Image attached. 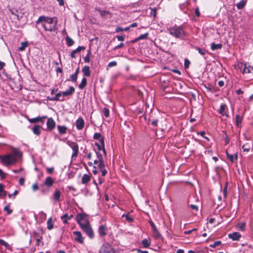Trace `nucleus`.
Returning a JSON list of instances; mask_svg holds the SVG:
<instances>
[{
  "mask_svg": "<svg viewBox=\"0 0 253 253\" xmlns=\"http://www.w3.org/2000/svg\"><path fill=\"white\" fill-rule=\"evenodd\" d=\"M37 24L41 23L46 31H55L57 29V23L56 17L50 18L45 16H41L36 22Z\"/></svg>",
  "mask_w": 253,
  "mask_h": 253,
  "instance_id": "f257e3e1",
  "label": "nucleus"
},
{
  "mask_svg": "<svg viewBox=\"0 0 253 253\" xmlns=\"http://www.w3.org/2000/svg\"><path fill=\"white\" fill-rule=\"evenodd\" d=\"M22 156V153L19 150L14 149L11 154L0 155L1 162L6 165H11L17 161V159Z\"/></svg>",
  "mask_w": 253,
  "mask_h": 253,
  "instance_id": "f03ea898",
  "label": "nucleus"
},
{
  "mask_svg": "<svg viewBox=\"0 0 253 253\" xmlns=\"http://www.w3.org/2000/svg\"><path fill=\"white\" fill-rule=\"evenodd\" d=\"M169 31L171 36L181 40L184 39L186 36V33L184 31L183 27L176 25L170 27L169 29Z\"/></svg>",
  "mask_w": 253,
  "mask_h": 253,
  "instance_id": "7ed1b4c3",
  "label": "nucleus"
},
{
  "mask_svg": "<svg viewBox=\"0 0 253 253\" xmlns=\"http://www.w3.org/2000/svg\"><path fill=\"white\" fill-rule=\"evenodd\" d=\"M80 227L89 238H94V232L88 220H86L84 224L82 225Z\"/></svg>",
  "mask_w": 253,
  "mask_h": 253,
  "instance_id": "20e7f679",
  "label": "nucleus"
},
{
  "mask_svg": "<svg viewBox=\"0 0 253 253\" xmlns=\"http://www.w3.org/2000/svg\"><path fill=\"white\" fill-rule=\"evenodd\" d=\"M86 216L87 214L84 212L77 214L76 216V220L80 226L84 224L85 221L88 220L86 219Z\"/></svg>",
  "mask_w": 253,
  "mask_h": 253,
  "instance_id": "39448f33",
  "label": "nucleus"
},
{
  "mask_svg": "<svg viewBox=\"0 0 253 253\" xmlns=\"http://www.w3.org/2000/svg\"><path fill=\"white\" fill-rule=\"evenodd\" d=\"M99 253H114V249L109 244H103Z\"/></svg>",
  "mask_w": 253,
  "mask_h": 253,
  "instance_id": "423d86ee",
  "label": "nucleus"
},
{
  "mask_svg": "<svg viewBox=\"0 0 253 253\" xmlns=\"http://www.w3.org/2000/svg\"><path fill=\"white\" fill-rule=\"evenodd\" d=\"M73 234L75 236V240L80 243H84V238L82 235L81 232L80 231H74L73 232Z\"/></svg>",
  "mask_w": 253,
  "mask_h": 253,
  "instance_id": "0eeeda50",
  "label": "nucleus"
},
{
  "mask_svg": "<svg viewBox=\"0 0 253 253\" xmlns=\"http://www.w3.org/2000/svg\"><path fill=\"white\" fill-rule=\"evenodd\" d=\"M76 126L78 130H82L84 127V122L82 117H80L76 122Z\"/></svg>",
  "mask_w": 253,
  "mask_h": 253,
  "instance_id": "6e6552de",
  "label": "nucleus"
},
{
  "mask_svg": "<svg viewBox=\"0 0 253 253\" xmlns=\"http://www.w3.org/2000/svg\"><path fill=\"white\" fill-rule=\"evenodd\" d=\"M96 10L99 12L101 16L103 18L112 17V14L107 10H102L99 8H96Z\"/></svg>",
  "mask_w": 253,
  "mask_h": 253,
  "instance_id": "1a4fd4ad",
  "label": "nucleus"
},
{
  "mask_svg": "<svg viewBox=\"0 0 253 253\" xmlns=\"http://www.w3.org/2000/svg\"><path fill=\"white\" fill-rule=\"evenodd\" d=\"M70 146L72 148L73 151H74L72 157H76L78 155L79 152L78 145L75 142H71V143L70 144Z\"/></svg>",
  "mask_w": 253,
  "mask_h": 253,
  "instance_id": "9d476101",
  "label": "nucleus"
},
{
  "mask_svg": "<svg viewBox=\"0 0 253 253\" xmlns=\"http://www.w3.org/2000/svg\"><path fill=\"white\" fill-rule=\"evenodd\" d=\"M47 128L49 130H52L55 127V122L52 118H48L46 123Z\"/></svg>",
  "mask_w": 253,
  "mask_h": 253,
  "instance_id": "9b49d317",
  "label": "nucleus"
},
{
  "mask_svg": "<svg viewBox=\"0 0 253 253\" xmlns=\"http://www.w3.org/2000/svg\"><path fill=\"white\" fill-rule=\"evenodd\" d=\"M228 237L233 241H239L241 237V235L239 232H235L233 233L229 234Z\"/></svg>",
  "mask_w": 253,
  "mask_h": 253,
  "instance_id": "f8f14e48",
  "label": "nucleus"
},
{
  "mask_svg": "<svg viewBox=\"0 0 253 253\" xmlns=\"http://www.w3.org/2000/svg\"><path fill=\"white\" fill-rule=\"evenodd\" d=\"M107 227L105 225H100L98 228V233L100 237H104L106 235Z\"/></svg>",
  "mask_w": 253,
  "mask_h": 253,
  "instance_id": "ddd939ff",
  "label": "nucleus"
},
{
  "mask_svg": "<svg viewBox=\"0 0 253 253\" xmlns=\"http://www.w3.org/2000/svg\"><path fill=\"white\" fill-rule=\"evenodd\" d=\"M46 118V116H43L42 117H38L37 118L30 119L28 120H29V122H30L31 123H37L39 122H41L42 124H43L44 123L43 119Z\"/></svg>",
  "mask_w": 253,
  "mask_h": 253,
  "instance_id": "4468645a",
  "label": "nucleus"
},
{
  "mask_svg": "<svg viewBox=\"0 0 253 253\" xmlns=\"http://www.w3.org/2000/svg\"><path fill=\"white\" fill-rule=\"evenodd\" d=\"M61 95H62V92H59L58 93H57L56 95H55V96L53 97H47V99L48 100H50V101H64V99H60L59 98V97H60L61 96Z\"/></svg>",
  "mask_w": 253,
  "mask_h": 253,
  "instance_id": "2eb2a0df",
  "label": "nucleus"
},
{
  "mask_svg": "<svg viewBox=\"0 0 253 253\" xmlns=\"http://www.w3.org/2000/svg\"><path fill=\"white\" fill-rule=\"evenodd\" d=\"M75 92V88L71 86L69 87L68 90L62 92V95L63 96H70L72 95Z\"/></svg>",
  "mask_w": 253,
  "mask_h": 253,
  "instance_id": "dca6fc26",
  "label": "nucleus"
},
{
  "mask_svg": "<svg viewBox=\"0 0 253 253\" xmlns=\"http://www.w3.org/2000/svg\"><path fill=\"white\" fill-rule=\"evenodd\" d=\"M244 66L242 72L243 74H249L253 72V66H247V64H245Z\"/></svg>",
  "mask_w": 253,
  "mask_h": 253,
  "instance_id": "f3484780",
  "label": "nucleus"
},
{
  "mask_svg": "<svg viewBox=\"0 0 253 253\" xmlns=\"http://www.w3.org/2000/svg\"><path fill=\"white\" fill-rule=\"evenodd\" d=\"M90 178H91V174H85L82 177V183L83 184H86L90 180Z\"/></svg>",
  "mask_w": 253,
  "mask_h": 253,
  "instance_id": "a211bd4d",
  "label": "nucleus"
},
{
  "mask_svg": "<svg viewBox=\"0 0 253 253\" xmlns=\"http://www.w3.org/2000/svg\"><path fill=\"white\" fill-rule=\"evenodd\" d=\"M53 183L54 181L53 179L51 177L49 176L45 179L44 184L46 186L50 187L52 186Z\"/></svg>",
  "mask_w": 253,
  "mask_h": 253,
  "instance_id": "6ab92c4d",
  "label": "nucleus"
},
{
  "mask_svg": "<svg viewBox=\"0 0 253 253\" xmlns=\"http://www.w3.org/2000/svg\"><path fill=\"white\" fill-rule=\"evenodd\" d=\"M82 72L83 73L84 76L85 77H89L90 76L89 67L87 66H85L83 67Z\"/></svg>",
  "mask_w": 253,
  "mask_h": 253,
  "instance_id": "aec40b11",
  "label": "nucleus"
},
{
  "mask_svg": "<svg viewBox=\"0 0 253 253\" xmlns=\"http://www.w3.org/2000/svg\"><path fill=\"white\" fill-rule=\"evenodd\" d=\"M61 192L58 189H56L53 194V199L55 201L59 202L60 200Z\"/></svg>",
  "mask_w": 253,
  "mask_h": 253,
  "instance_id": "412c9836",
  "label": "nucleus"
},
{
  "mask_svg": "<svg viewBox=\"0 0 253 253\" xmlns=\"http://www.w3.org/2000/svg\"><path fill=\"white\" fill-rule=\"evenodd\" d=\"M73 215L71 214L70 216H69L67 213H65L61 216V219L63 220V222L64 224H67L68 223L67 220H70Z\"/></svg>",
  "mask_w": 253,
  "mask_h": 253,
  "instance_id": "4be33fe9",
  "label": "nucleus"
},
{
  "mask_svg": "<svg viewBox=\"0 0 253 253\" xmlns=\"http://www.w3.org/2000/svg\"><path fill=\"white\" fill-rule=\"evenodd\" d=\"M226 105L222 104L220 105V109L219 110V113L221 114L222 116H226V117H228V116L226 114V113L225 112V109L226 108Z\"/></svg>",
  "mask_w": 253,
  "mask_h": 253,
  "instance_id": "5701e85b",
  "label": "nucleus"
},
{
  "mask_svg": "<svg viewBox=\"0 0 253 253\" xmlns=\"http://www.w3.org/2000/svg\"><path fill=\"white\" fill-rule=\"evenodd\" d=\"M8 10L12 15H15L16 17V19L17 20H20L21 18V16L20 17L18 14H17V13L18 12L17 9H12L10 7H8Z\"/></svg>",
  "mask_w": 253,
  "mask_h": 253,
  "instance_id": "b1692460",
  "label": "nucleus"
},
{
  "mask_svg": "<svg viewBox=\"0 0 253 253\" xmlns=\"http://www.w3.org/2000/svg\"><path fill=\"white\" fill-rule=\"evenodd\" d=\"M57 128L61 134H64L66 133L67 127L65 126H61L59 125L57 126Z\"/></svg>",
  "mask_w": 253,
  "mask_h": 253,
  "instance_id": "393cba45",
  "label": "nucleus"
},
{
  "mask_svg": "<svg viewBox=\"0 0 253 253\" xmlns=\"http://www.w3.org/2000/svg\"><path fill=\"white\" fill-rule=\"evenodd\" d=\"M222 47V45L221 43L216 44L214 42L211 43V49L212 50H215L218 49H221Z\"/></svg>",
  "mask_w": 253,
  "mask_h": 253,
  "instance_id": "a878e982",
  "label": "nucleus"
},
{
  "mask_svg": "<svg viewBox=\"0 0 253 253\" xmlns=\"http://www.w3.org/2000/svg\"><path fill=\"white\" fill-rule=\"evenodd\" d=\"M86 84H87L86 79L85 78H84L82 79L81 83L79 85V88L81 89H83V88H84L85 87V86L86 85Z\"/></svg>",
  "mask_w": 253,
  "mask_h": 253,
  "instance_id": "bb28decb",
  "label": "nucleus"
},
{
  "mask_svg": "<svg viewBox=\"0 0 253 253\" xmlns=\"http://www.w3.org/2000/svg\"><path fill=\"white\" fill-rule=\"evenodd\" d=\"M47 228L50 230L53 228V223L51 217L48 219L47 221Z\"/></svg>",
  "mask_w": 253,
  "mask_h": 253,
  "instance_id": "cd10ccee",
  "label": "nucleus"
},
{
  "mask_svg": "<svg viewBox=\"0 0 253 253\" xmlns=\"http://www.w3.org/2000/svg\"><path fill=\"white\" fill-rule=\"evenodd\" d=\"M40 126H34L32 128L33 133L37 135H39L41 134V131L40 130Z\"/></svg>",
  "mask_w": 253,
  "mask_h": 253,
  "instance_id": "c85d7f7f",
  "label": "nucleus"
},
{
  "mask_svg": "<svg viewBox=\"0 0 253 253\" xmlns=\"http://www.w3.org/2000/svg\"><path fill=\"white\" fill-rule=\"evenodd\" d=\"M65 40L66 42V44L68 46H71L73 45L74 43V41L70 38L68 36H67Z\"/></svg>",
  "mask_w": 253,
  "mask_h": 253,
  "instance_id": "c756f323",
  "label": "nucleus"
},
{
  "mask_svg": "<svg viewBox=\"0 0 253 253\" xmlns=\"http://www.w3.org/2000/svg\"><path fill=\"white\" fill-rule=\"evenodd\" d=\"M148 36V33H146L144 34L141 35L140 36H139L137 38L135 39L134 41H133V42H135L137 41L140 40H143L146 39L147 38Z\"/></svg>",
  "mask_w": 253,
  "mask_h": 253,
  "instance_id": "7c9ffc66",
  "label": "nucleus"
},
{
  "mask_svg": "<svg viewBox=\"0 0 253 253\" xmlns=\"http://www.w3.org/2000/svg\"><path fill=\"white\" fill-rule=\"evenodd\" d=\"M246 4V1L241 0L239 2L236 4V6L238 9H242Z\"/></svg>",
  "mask_w": 253,
  "mask_h": 253,
  "instance_id": "2f4dec72",
  "label": "nucleus"
},
{
  "mask_svg": "<svg viewBox=\"0 0 253 253\" xmlns=\"http://www.w3.org/2000/svg\"><path fill=\"white\" fill-rule=\"evenodd\" d=\"M235 119L236 125L238 126L242 123V117L239 115H237Z\"/></svg>",
  "mask_w": 253,
  "mask_h": 253,
  "instance_id": "473e14b6",
  "label": "nucleus"
},
{
  "mask_svg": "<svg viewBox=\"0 0 253 253\" xmlns=\"http://www.w3.org/2000/svg\"><path fill=\"white\" fill-rule=\"evenodd\" d=\"M150 240L145 239L142 241V244L144 248H148L150 245Z\"/></svg>",
  "mask_w": 253,
  "mask_h": 253,
  "instance_id": "72a5a7b5",
  "label": "nucleus"
},
{
  "mask_svg": "<svg viewBox=\"0 0 253 253\" xmlns=\"http://www.w3.org/2000/svg\"><path fill=\"white\" fill-rule=\"evenodd\" d=\"M32 235H33V238H34L35 239H42V235H41L40 233H39L37 231H33Z\"/></svg>",
  "mask_w": 253,
  "mask_h": 253,
  "instance_id": "f704fd0d",
  "label": "nucleus"
},
{
  "mask_svg": "<svg viewBox=\"0 0 253 253\" xmlns=\"http://www.w3.org/2000/svg\"><path fill=\"white\" fill-rule=\"evenodd\" d=\"M0 244L3 245L6 249H11L10 246L7 243L5 242L4 240L2 239H0Z\"/></svg>",
  "mask_w": 253,
  "mask_h": 253,
  "instance_id": "c9c22d12",
  "label": "nucleus"
},
{
  "mask_svg": "<svg viewBox=\"0 0 253 253\" xmlns=\"http://www.w3.org/2000/svg\"><path fill=\"white\" fill-rule=\"evenodd\" d=\"M28 45V43L27 42H22L21 45L18 48L19 50L23 51Z\"/></svg>",
  "mask_w": 253,
  "mask_h": 253,
  "instance_id": "e433bc0d",
  "label": "nucleus"
},
{
  "mask_svg": "<svg viewBox=\"0 0 253 253\" xmlns=\"http://www.w3.org/2000/svg\"><path fill=\"white\" fill-rule=\"evenodd\" d=\"M152 117H153V116H152V115H151L149 119V121L151 122L152 125H153V126H157V123L159 121V120L158 119H156L155 120H154L152 119Z\"/></svg>",
  "mask_w": 253,
  "mask_h": 253,
  "instance_id": "4c0bfd02",
  "label": "nucleus"
},
{
  "mask_svg": "<svg viewBox=\"0 0 253 253\" xmlns=\"http://www.w3.org/2000/svg\"><path fill=\"white\" fill-rule=\"evenodd\" d=\"M90 49L87 50V53L85 57L84 58V61L88 63L90 61Z\"/></svg>",
  "mask_w": 253,
  "mask_h": 253,
  "instance_id": "58836bf2",
  "label": "nucleus"
},
{
  "mask_svg": "<svg viewBox=\"0 0 253 253\" xmlns=\"http://www.w3.org/2000/svg\"><path fill=\"white\" fill-rule=\"evenodd\" d=\"M102 113L105 117L108 118L109 116L110 111L108 108H104L102 109Z\"/></svg>",
  "mask_w": 253,
  "mask_h": 253,
  "instance_id": "ea45409f",
  "label": "nucleus"
},
{
  "mask_svg": "<svg viewBox=\"0 0 253 253\" xmlns=\"http://www.w3.org/2000/svg\"><path fill=\"white\" fill-rule=\"evenodd\" d=\"M153 236L156 239H158L161 237V234L159 233V232L158 231L157 229H156V230H153Z\"/></svg>",
  "mask_w": 253,
  "mask_h": 253,
  "instance_id": "a19ab883",
  "label": "nucleus"
},
{
  "mask_svg": "<svg viewBox=\"0 0 253 253\" xmlns=\"http://www.w3.org/2000/svg\"><path fill=\"white\" fill-rule=\"evenodd\" d=\"M4 185L0 183V193L1 194V196H5L6 195V191L3 190L4 189Z\"/></svg>",
  "mask_w": 253,
  "mask_h": 253,
  "instance_id": "79ce46f5",
  "label": "nucleus"
},
{
  "mask_svg": "<svg viewBox=\"0 0 253 253\" xmlns=\"http://www.w3.org/2000/svg\"><path fill=\"white\" fill-rule=\"evenodd\" d=\"M104 138V137L101 136V134L100 133L96 132L94 134L93 138L94 139L99 140V141H100V139H101V138Z\"/></svg>",
  "mask_w": 253,
  "mask_h": 253,
  "instance_id": "37998d69",
  "label": "nucleus"
},
{
  "mask_svg": "<svg viewBox=\"0 0 253 253\" xmlns=\"http://www.w3.org/2000/svg\"><path fill=\"white\" fill-rule=\"evenodd\" d=\"M246 223L245 222H242L241 223H239L237 225L239 230L241 231H244L245 229Z\"/></svg>",
  "mask_w": 253,
  "mask_h": 253,
  "instance_id": "c03bdc74",
  "label": "nucleus"
},
{
  "mask_svg": "<svg viewBox=\"0 0 253 253\" xmlns=\"http://www.w3.org/2000/svg\"><path fill=\"white\" fill-rule=\"evenodd\" d=\"M100 144H102V145H103V148L101 150L103 151L104 155H106V150L105 149L104 138H101V139H100Z\"/></svg>",
  "mask_w": 253,
  "mask_h": 253,
  "instance_id": "a18cd8bd",
  "label": "nucleus"
},
{
  "mask_svg": "<svg viewBox=\"0 0 253 253\" xmlns=\"http://www.w3.org/2000/svg\"><path fill=\"white\" fill-rule=\"evenodd\" d=\"M196 49L198 50V52L200 53L202 55L204 56L206 53V51L205 49H202L200 47H196Z\"/></svg>",
  "mask_w": 253,
  "mask_h": 253,
  "instance_id": "49530a36",
  "label": "nucleus"
},
{
  "mask_svg": "<svg viewBox=\"0 0 253 253\" xmlns=\"http://www.w3.org/2000/svg\"><path fill=\"white\" fill-rule=\"evenodd\" d=\"M123 217L125 216L126 220L128 221L129 222H131L133 221V218L130 216H129L128 214H123L122 215Z\"/></svg>",
  "mask_w": 253,
  "mask_h": 253,
  "instance_id": "de8ad7c7",
  "label": "nucleus"
},
{
  "mask_svg": "<svg viewBox=\"0 0 253 253\" xmlns=\"http://www.w3.org/2000/svg\"><path fill=\"white\" fill-rule=\"evenodd\" d=\"M151 9L150 14L154 18L156 17L157 15V10L156 8H150Z\"/></svg>",
  "mask_w": 253,
  "mask_h": 253,
  "instance_id": "09e8293b",
  "label": "nucleus"
},
{
  "mask_svg": "<svg viewBox=\"0 0 253 253\" xmlns=\"http://www.w3.org/2000/svg\"><path fill=\"white\" fill-rule=\"evenodd\" d=\"M3 210H4V211H7V214H10L12 212V210L11 209H9V205L5 206Z\"/></svg>",
  "mask_w": 253,
  "mask_h": 253,
  "instance_id": "8fccbe9b",
  "label": "nucleus"
},
{
  "mask_svg": "<svg viewBox=\"0 0 253 253\" xmlns=\"http://www.w3.org/2000/svg\"><path fill=\"white\" fill-rule=\"evenodd\" d=\"M78 76L76 74H74L70 76L71 81L73 82H76L77 81Z\"/></svg>",
  "mask_w": 253,
  "mask_h": 253,
  "instance_id": "3c124183",
  "label": "nucleus"
},
{
  "mask_svg": "<svg viewBox=\"0 0 253 253\" xmlns=\"http://www.w3.org/2000/svg\"><path fill=\"white\" fill-rule=\"evenodd\" d=\"M221 244V242L220 241L215 242L212 245H211L210 247L211 248H215Z\"/></svg>",
  "mask_w": 253,
  "mask_h": 253,
  "instance_id": "603ef678",
  "label": "nucleus"
},
{
  "mask_svg": "<svg viewBox=\"0 0 253 253\" xmlns=\"http://www.w3.org/2000/svg\"><path fill=\"white\" fill-rule=\"evenodd\" d=\"M190 64V62L188 59H185L184 60V67L187 69L188 68Z\"/></svg>",
  "mask_w": 253,
  "mask_h": 253,
  "instance_id": "864d4df0",
  "label": "nucleus"
},
{
  "mask_svg": "<svg viewBox=\"0 0 253 253\" xmlns=\"http://www.w3.org/2000/svg\"><path fill=\"white\" fill-rule=\"evenodd\" d=\"M226 155L228 159L233 163L234 162L233 156L231 154H229L227 152H226Z\"/></svg>",
  "mask_w": 253,
  "mask_h": 253,
  "instance_id": "5fc2aeb1",
  "label": "nucleus"
},
{
  "mask_svg": "<svg viewBox=\"0 0 253 253\" xmlns=\"http://www.w3.org/2000/svg\"><path fill=\"white\" fill-rule=\"evenodd\" d=\"M85 47L84 46H79L77 49H75L77 53L80 52L81 50H84Z\"/></svg>",
  "mask_w": 253,
  "mask_h": 253,
  "instance_id": "6e6d98bb",
  "label": "nucleus"
},
{
  "mask_svg": "<svg viewBox=\"0 0 253 253\" xmlns=\"http://www.w3.org/2000/svg\"><path fill=\"white\" fill-rule=\"evenodd\" d=\"M39 189V185H38V184L37 182L35 183L32 185V189L33 191H35L36 190H38Z\"/></svg>",
  "mask_w": 253,
  "mask_h": 253,
  "instance_id": "4d7b16f0",
  "label": "nucleus"
},
{
  "mask_svg": "<svg viewBox=\"0 0 253 253\" xmlns=\"http://www.w3.org/2000/svg\"><path fill=\"white\" fill-rule=\"evenodd\" d=\"M117 65V63L116 61H112L110 62L107 66V67H112L116 66Z\"/></svg>",
  "mask_w": 253,
  "mask_h": 253,
  "instance_id": "13d9d810",
  "label": "nucleus"
},
{
  "mask_svg": "<svg viewBox=\"0 0 253 253\" xmlns=\"http://www.w3.org/2000/svg\"><path fill=\"white\" fill-rule=\"evenodd\" d=\"M98 167L100 169H103V168L105 167L103 160L99 162Z\"/></svg>",
  "mask_w": 253,
  "mask_h": 253,
  "instance_id": "bf43d9fd",
  "label": "nucleus"
},
{
  "mask_svg": "<svg viewBox=\"0 0 253 253\" xmlns=\"http://www.w3.org/2000/svg\"><path fill=\"white\" fill-rule=\"evenodd\" d=\"M242 148L243 149L244 152H249L250 150V148L248 147L246 144H244L242 146Z\"/></svg>",
  "mask_w": 253,
  "mask_h": 253,
  "instance_id": "052dcab7",
  "label": "nucleus"
},
{
  "mask_svg": "<svg viewBox=\"0 0 253 253\" xmlns=\"http://www.w3.org/2000/svg\"><path fill=\"white\" fill-rule=\"evenodd\" d=\"M54 171V168H46V171L49 174H52Z\"/></svg>",
  "mask_w": 253,
  "mask_h": 253,
  "instance_id": "680f3d73",
  "label": "nucleus"
},
{
  "mask_svg": "<svg viewBox=\"0 0 253 253\" xmlns=\"http://www.w3.org/2000/svg\"><path fill=\"white\" fill-rule=\"evenodd\" d=\"M96 155L98 159V162L103 160L102 155L99 152H96Z\"/></svg>",
  "mask_w": 253,
  "mask_h": 253,
  "instance_id": "e2e57ef3",
  "label": "nucleus"
},
{
  "mask_svg": "<svg viewBox=\"0 0 253 253\" xmlns=\"http://www.w3.org/2000/svg\"><path fill=\"white\" fill-rule=\"evenodd\" d=\"M149 223L150 224L151 227H152V230H155L157 229L156 227L155 226L154 223H153V222L152 221V220H150L149 221Z\"/></svg>",
  "mask_w": 253,
  "mask_h": 253,
  "instance_id": "0e129e2a",
  "label": "nucleus"
},
{
  "mask_svg": "<svg viewBox=\"0 0 253 253\" xmlns=\"http://www.w3.org/2000/svg\"><path fill=\"white\" fill-rule=\"evenodd\" d=\"M95 146H96L97 147V148H98V150H101L103 148V145L101 144L100 145L98 143L96 142L95 143Z\"/></svg>",
  "mask_w": 253,
  "mask_h": 253,
  "instance_id": "69168bd1",
  "label": "nucleus"
},
{
  "mask_svg": "<svg viewBox=\"0 0 253 253\" xmlns=\"http://www.w3.org/2000/svg\"><path fill=\"white\" fill-rule=\"evenodd\" d=\"M25 179L23 177H21L19 180V184L21 185H23L24 184Z\"/></svg>",
  "mask_w": 253,
  "mask_h": 253,
  "instance_id": "338daca9",
  "label": "nucleus"
},
{
  "mask_svg": "<svg viewBox=\"0 0 253 253\" xmlns=\"http://www.w3.org/2000/svg\"><path fill=\"white\" fill-rule=\"evenodd\" d=\"M190 208L193 210H195L196 211H197L198 210V207L196 206V205H190Z\"/></svg>",
  "mask_w": 253,
  "mask_h": 253,
  "instance_id": "774afa93",
  "label": "nucleus"
}]
</instances>
